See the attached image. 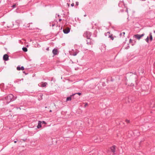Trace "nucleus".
Returning a JSON list of instances; mask_svg holds the SVG:
<instances>
[{
    "label": "nucleus",
    "instance_id": "9",
    "mask_svg": "<svg viewBox=\"0 0 155 155\" xmlns=\"http://www.w3.org/2000/svg\"><path fill=\"white\" fill-rule=\"evenodd\" d=\"M52 53L54 55H57L58 53V50L57 49H54L52 51Z\"/></svg>",
    "mask_w": 155,
    "mask_h": 155
},
{
    "label": "nucleus",
    "instance_id": "1",
    "mask_svg": "<svg viewBox=\"0 0 155 155\" xmlns=\"http://www.w3.org/2000/svg\"><path fill=\"white\" fill-rule=\"evenodd\" d=\"M16 98V97H15L12 94H10L8 96L2 97L1 98V100L3 101V104L6 105L9 104L11 101L15 100Z\"/></svg>",
    "mask_w": 155,
    "mask_h": 155
},
{
    "label": "nucleus",
    "instance_id": "19",
    "mask_svg": "<svg viewBox=\"0 0 155 155\" xmlns=\"http://www.w3.org/2000/svg\"><path fill=\"white\" fill-rule=\"evenodd\" d=\"M88 105V104L87 103H84V107H85L87 106Z\"/></svg>",
    "mask_w": 155,
    "mask_h": 155
},
{
    "label": "nucleus",
    "instance_id": "23",
    "mask_svg": "<svg viewBox=\"0 0 155 155\" xmlns=\"http://www.w3.org/2000/svg\"><path fill=\"white\" fill-rule=\"evenodd\" d=\"M74 3H73L71 4V6L72 7L74 6Z\"/></svg>",
    "mask_w": 155,
    "mask_h": 155
},
{
    "label": "nucleus",
    "instance_id": "31",
    "mask_svg": "<svg viewBox=\"0 0 155 155\" xmlns=\"http://www.w3.org/2000/svg\"><path fill=\"white\" fill-rule=\"evenodd\" d=\"M61 20V19H59V21H60Z\"/></svg>",
    "mask_w": 155,
    "mask_h": 155
},
{
    "label": "nucleus",
    "instance_id": "14",
    "mask_svg": "<svg viewBox=\"0 0 155 155\" xmlns=\"http://www.w3.org/2000/svg\"><path fill=\"white\" fill-rule=\"evenodd\" d=\"M47 84H48L47 82H42L41 84V86L42 87H46Z\"/></svg>",
    "mask_w": 155,
    "mask_h": 155
},
{
    "label": "nucleus",
    "instance_id": "4",
    "mask_svg": "<svg viewBox=\"0 0 155 155\" xmlns=\"http://www.w3.org/2000/svg\"><path fill=\"white\" fill-rule=\"evenodd\" d=\"M78 52L79 51L77 50H75V52L73 50H72L71 51V54L74 56H76Z\"/></svg>",
    "mask_w": 155,
    "mask_h": 155
},
{
    "label": "nucleus",
    "instance_id": "28",
    "mask_svg": "<svg viewBox=\"0 0 155 155\" xmlns=\"http://www.w3.org/2000/svg\"><path fill=\"white\" fill-rule=\"evenodd\" d=\"M15 5H13V6H12V7H13V8H14V7H15Z\"/></svg>",
    "mask_w": 155,
    "mask_h": 155
},
{
    "label": "nucleus",
    "instance_id": "32",
    "mask_svg": "<svg viewBox=\"0 0 155 155\" xmlns=\"http://www.w3.org/2000/svg\"><path fill=\"white\" fill-rule=\"evenodd\" d=\"M78 68H75V70H77Z\"/></svg>",
    "mask_w": 155,
    "mask_h": 155
},
{
    "label": "nucleus",
    "instance_id": "5",
    "mask_svg": "<svg viewBox=\"0 0 155 155\" xmlns=\"http://www.w3.org/2000/svg\"><path fill=\"white\" fill-rule=\"evenodd\" d=\"M144 35V34H142L141 35H139L138 34L136 35H134L135 37L137 39L139 40Z\"/></svg>",
    "mask_w": 155,
    "mask_h": 155
},
{
    "label": "nucleus",
    "instance_id": "2",
    "mask_svg": "<svg viewBox=\"0 0 155 155\" xmlns=\"http://www.w3.org/2000/svg\"><path fill=\"white\" fill-rule=\"evenodd\" d=\"M91 35V33L89 31H85L84 32L83 36L84 37L87 38V39L90 38Z\"/></svg>",
    "mask_w": 155,
    "mask_h": 155
},
{
    "label": "nucleus",
    "instance_id": "30",
    "mask_svg": "<svg viewBox=\"0 0 155 155\" xmlns=\"http://www.w3.org/2000/svg\"><path fill=\"white\" fill-rule=\"evenodd\" d=\"M132 41V40L131 39H130V43H131V42Z\"/></svg>",
    "mask_w": 155,
    "mask_h": 155
},
{
    "label": "nucleus",
    "instance_id": "29",
    "mask_svg": "<svg viewBox=\"0 0 155 155\" xmlns=\"http://www.w3.org/2000/svg\"><path fill=\"white\" fill-rule=\"evenodd\" d=\"M42 122V123H43V124H45V123H46L45 122V121H43Z\"/></svg>",
    "mask_w": 155,
    "mask_h": 155
},
{
    "label": "nucleus",
    "instance_id": "12",
    "mask_svg": "<svg viewBox=\"0 0 155 155\" xmlns=\"http://www.w3.org/2000/svg\"><path fill=\"white\" fill-rule=\"evenodd\" d=\"M41 123H42V122L40 121H39L38 122V125L37 126V128H41Z\"/></svg>",
    "mask_w": 155,
    "mask_h": 155
},
{
    "label": "nucleus",
    "instance_id": "26",
    "mask_svg": "<svg viewBox=\"0 0 155 155\" xmlns=\"http://www.w3.org/2000/svg\"><path fill=\"white\" fill-rule=\"evenodd\" d=\"M17 140H15V141H14V143H17Z\"/></svg>",
    "mask_w": 155,
    "mask_h": 155
},
{
    "label": "nucleus",
    "instance_id": "36",
    "mask_svg": "<svg viewBox=\"0 0 155 155\" xmlns=\"http://www.w3.org/2000/svg\"><path fill=\"white\" fill-rule=\"evenodd\" d=\"M150 107H153V106H150Z\"/></svg>",
    "mask_w": 155,
    "mask_h": 155
},
{
    "label": "nucleus",
    "instance_id": "22",
    "mask_svg": "<svg viewBox=\"0 0 155 155\" xmlns=\"http://www.w3.org/2000/svg\"><path fill=\"white\" fill-rule=\"evenodd\" d=\"M16 68H24V67L23 66H22L21 67H20V66H19L17 67Z\"/></svg>",
    "mask_w": 155,
    "mask_h": 155
},
{
    "label": "nucleus",
    "instance_id": "11",
    "mask_svg": "<svg viewBox=\"0 0 155 155\" xmlns=\"http://www.w3.org/2000/svg\"><path fill=\"white\" fill-rule=\"evenodd\" d=\"M110 149L112 152L114 153L115 151L116 146H112L110 148Z\"/></svg>",
    "mask_w": 155,
    "mask_h": 155
},
{
    "label": "nucleus",
    "instance_id": "35",
    "mask_svg": "<svg viewBox=\"0 0 155 155\" xmlns=\"http://www.w3.org/2000/svg\"><path fill=\"white\" fill-rule=\"evenodd\" d=\"M108 35H109V34H107V36H108Z\"/></svg>",
    "mask_w": 155,
    "mask_h": 155
},
{
    "label": "nucleus",
    "instance_id": "17",
    "mask_svg": "<svg viewBox=\"0 0 155 155\" xmlns=\"http://www.w3.org/2000/svg\"><path fill=\"white\" fill-rule=\"evenodd\" d=\"M22 50L24 52H26L27 51V48L25 47H23L22 48Z\"/></svg>",
    "mask_w": 155,
    "mask_h": 155
},
{
    "label": "nucleus",
    "instance_id": "37",
    "mask_svg": "<svg viewBox=\"0 0 155 155\" xmlns=\"http://www.w3.org/2000/svg\"><path fill=\"white\" fill-rule=\"evenodd\" d=\"M48 48L47 49V50H48Z\"/></svg>",
    "mask_w": 155,
    "mask_h": 155
},
{
    "label": "nucleus",
    "instance_id": "16",
    "mask_svg": "<svg viewBox=\"0 0 155 155\" xmlns=\"http://www.w3.org/2000/svg\"><path fill=\"white\" fill-rule=\"evenodd\" d=\"M71 96L69 97H67L66 99V101H71Z\"/></svg>",
    "mask_w": 155,
    "mask_h": 155
},
{
    "label": "nucleus",
    "instance_id": "13",
    "mask_svg": "<svg viewBox=\"0 0 155 155\" xmlns=\"http://www.w3.org/2000/svg\"><path fill=\"white\" fill-rule=\"evenodd\" d=\"M56 23V21L51 22L50 23V26H52V27L54 26L55 25V23Z\"/></svg>",
    "mask_w": 155,
    "mask_h": 155
},
{
    "label": "nucleus",
    "instance_id": "20",
    "mask_svg": "<svg viewBox=\"0 0 155 155\" xmlns=\"http://www.w3.org/2000/svg\"><path fill=\"white\" fill-rule=\"evenodd\" d=\"M79 4V2H76V5L78 6Z\"/></svg>",
    "mask_w": 155,
    "mask_h": 155
},
{
    "label": "nucleus",
    "instance_id": "24",
    "mask_svg": "<svg viewBox=\"0 0 155 155\" xmlns=\"http://www.w3.org/2000/svg\"><path fill=\"white\" fill-rule=\"evenodd\" d=\"M122 34H123L124 35L125 34V33L124 32H123L122 33H121L120 35H121Z\"/></svg>",
    "mask_w": 155,
    "mask_h": 155
},
{
    "label": "nucleus",
    "instance_id": "8",
    "mask_svg": "<svg viewBox=\"0 0 155 155\" xmlns=\"http://www.w3.org/2000/svg\"><path fill=\"white\" fill-rule=\"evenodd\" d=\"M91 40L90 38L87 39V44L88 45H91L92 44V42H91Z\"/></svg>",
    "mask_w": 155,
    "mask_h": 155
},
{
    "label": "nucleus",
    "instance_id": "27",
    "mask_svg": "<svg viewBox=\"0 0 155 155\" xmlns=\"http://www.w3.org/2000/svg\"><path fill=\"white\" fill-rule=\"evenodd\" d=\"M67 5H68V7H69L70 6V4H69V3H67Z\"/></svg>",
    "mask_w": 155,
    "mask_h": 155
},
{
    "label": "nucleus",
    "instance_id": "21",
    "mask_svg": "<svg viewBox=\"0 0 155 155\" xmlns=\"http://www.w3.org/2000/svg\"><path fill=\"white\" fill-rule=\"evenodd\" d=\"M126 121L127 123H129L130 122V121L128 120H126Z\"/></svg>",
    "mask_w": 155,
    "mask_h": 155
},
{
    "label": "nucleus",
    "instance_id": "7",
    "mask_svg": "<svg viewBox=\"0 0 155 155\" xmlns=\"http://www.w3.org/2000/svg\"><path fill=\"white\" fill-rule=\"evenodd\" d=\"M3 59L5 61H8V56L7 54H5L4 55L3 57Z\"/></svg>",
    "mask_w": 155,
    "mask_h": 155
},
{
    "label": "nucleus",
    "instance_id": "6",
    "mask_svg": "<svg viewBox=\"0 0 155 155\" xmlns=\"http://www.w3.org/2000/svg\"><path fill=\"white\" fill-rule=\"evenodd\" d=\"M63 31L65 34H68L70 31V28H66L63 29Z\"/></svg>",
    "mask_w": 155,
    "mask_h": 155
},
{
    "label": "nucleus",
    "instance_id": "3",
    "mask_svg": "<svg viewBox=\"0 0 155 155\" xmlns=\"http://www.w3.org/2000/svg\"><path fill=\"white\" fill-rule=\"evenodd\" d=\"M149 35H150V38H149L148 37H147V38L145 39L147 43L149 42V39H150V41H151L153 40V37H152V33H150Z\"/></svg>",
    "mask_w": 155,
    "mask_h": 155
},
{
    "label": "nucleus",
    "instance_id": "18",
    "mask_svg": "<svg viewBox=\"0 0 155 155\" xmlns=\"http://www.w3.org/2000/svg\"><path fill=\"white\" fill-rule=\"evenodd\" d=\"M17 69L18 70H24L25 68H17Z\"/></svg>",
    "mask_w": 155,
    "mask_h": 155
},
{
    "label": "nucleus",
    "instance_id": "25",
    "mask_svg": "<svg viewBox=\"0 0 155 155\" xmlns=\"http://www.w3.org/2000/svg\"><path fill=\"white\" fill-rule=\"evenodd\" d=\"M23 73H25V75H27L28 74V73H25V71H23Z\"/></svg>",
    "mask_w": 155,
    "mask_h": 155
},
{
    "label": "nucleus",
    "instance_id": "10",
    "mask_svg": "<svg viewBox=\"0 0 155 155\" xmlns=\"http://www.w3.org/2000/svg\"><path fill=\"white\" fill-rule=\"evenodd\" d=\"M107 34H109V35H108V37L109 38H111V39L112 40H114V38L112 36V35H111L110 34V33L109 32H107V33H106L105 35L106 36H107Z\"/></svg>",
    "mask_w": 155,
    "mask_h": 155
},
{
    "label": "nucleus",
    "instance_id": "15",
    "mask_svg": "<svg viewBox=\"0 0 155 155\" xmlns=\"http://www.w3.org/2000/svg\"><path fill=\"white\" fill-rule=\"evenodd\" d=\"M76 94H78L79 95H81V93H80V92H78V93H74V94H73L71 95V96H73L75 95Z\"/></svg>",
    "mask_w": 155,
    "mask_h": 155
},
{
    "label": "nucleus",
    "instance_id": "38",
    "mask_svg": "<svg viewBox=\"0 0 155 155\" xmlns=\"http://www.w3.org/2000/svg\"><path fill=\"white\" fill-rule=\"evenodd\" d=\"M154 32L155 33V31H154Z\"/></svg>",
    "mask_w": 155,
    "mask_h": 155
},
{
    "label": "nucleus",
    "instance_id": "34",
    "mask_svg": "<svg viewBox=\"0 0 155 155\" xmlns=\"http://www.w3.org/2000/svg\"><path fill=\"white\" fill-rule=\"evenodd\" d=\"M26 139H25V140H24V141H25V140H26Z\"/></svg>",
    "mask_w": 155,
    "mask_h": 155
},
{
    "label": "nucleus",
    "instance_id": "33",
    "mask_svg": "<svg viewBox=\"0 0 155 155\" xmlns=\"http://www.w3.org/2000/svg\"><path fill=\"white\" fill-rule=\"evenodd\" d=\"M49 112H52V110H50V111H49Z\"/></svg>",
    "mask_w": 155,
    "mask_h": 155
}]
</instances>
